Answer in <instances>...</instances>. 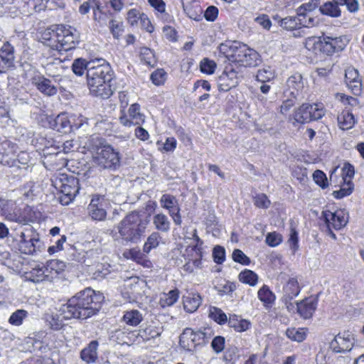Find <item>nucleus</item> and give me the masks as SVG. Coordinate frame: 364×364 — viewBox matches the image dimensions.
Returning <instances> with one entry per match:
<instances>
[{"label":"nucleus","mask_w":364,"mask_h":364,"mask_svg":"<svg viewBox=\"0 0 364 364\" xmlns=\"http://www.w3.org/2000/svg\"><path fill=\"white\" fill-rule=\"evenodd\" d=\"M100 295L90 288L77 293L63 304L58 312L64 319H87L96 314L100 309Z\"/></svg>","instance_id":"1"},{"label":"nucleus","mask_w":364,"mask_h":364,"mask_svg":"<svg viewBox=\"0 0 364 364\" xmlns=\"http://www.w3.org/2000/svg\"><path fill=\"white\" fill-rule=\"evenodd\" d=\"M90 66L86 76L90 92L103 99L109 98L113 93L114 72L111 66L102 58L92 60Z\"/></svg>","instance_id":"2"},{"label":"nucleus","mask_w":364,"mask_h":364,"mask_svg":"<svg viewBox=\"0 0 364 364\" xmlns=\"http://www.w3.org/2000/svg\"><path fill=\"white\" fill-rule=\"evenodd\" d=\"M219 52L230 63L240 67H257L262 63L260 55L256 50L239 41L221 43Z\"/></svg>","instance_id":"3"},{"label":"nucleus","mask_w":364,"mask_h":364,"mask_svg":"<svg viewBox=\"0 0 364 364\" xmlns=\"http://www.w3.org/2000/svg\"><path fill=\"white\" fill-rule=\"evenodd\" d=\"M148 221L139 213L133 211L127 215L118 224L117 230L122 243H137L144 236Z\"/></svg>","instance_id":"4"},{"label":"nucleus","mask_w":364,"mask_h":364,"mask_svg":"<svg viewBox=\"0 0 364 364\" xmlns=\"http://www.w3.org/2000/svg\"><path fill=\"white\" fill-rule=\"evenodd\" d=\"M11 237L10 245L22 254L33 255L37 252H41L44 247L39 234L32 228L17 232L15 235H11Z\"/></svg>","instance_id":"5"},{"label":"nucleus","mask_w":364,"mask_h":364,"mask_svg":"<svg viewBox=\"0 0 364 364\" xmlns=\"http://www.w3.org/2000/svg\"><path fill=\"white\" fill-rule=\"evenodd\" d=\"M79 33L75 28L65 25L58 26L53 38L55 44L50 46L59 52L75 48L79 43Z\"/></svg>","instance_id":"6"},{"label":"nucleus","mask_w":364,"mask_h":364,"mask_svg":"<svg viewBox=\"0 0 364 364\" xmlns=\"http://www.w3.org/2000/svg\"><path fill=\"white\" fill-rule=\"evenodd\" d=\"M325 114V110L321 105L304 103L296 108L289 120H293V125L306 124L321 119Z\"/></svg>","instance_id":"7"},{"label":"nucleus","mask_w":364,"mask_h":364,"mask_svg":"<svg viewBox=\"0 0 364 364\" xmlns=\"http://www.w3.org/2000/svg\"><path fill=\"white\" fill-rule=\"evenodd\" d=\"M53 183L55 188L60 192L59 201L63 205L70 204L80 190L78 180L73 176L68 177L63 174L60 177H56Z\"/></svg>","instance_id":"8"},{"label":"nucleus","mask_w":364,"mask_h":364,"mask_svg":"<svg viewBox=\"0 0 364 364\" xmlns=\"http://www.w3.org/2000/svg\"><path fill=\"white\" fill-rule=\"evenodd\" d=\"M210 329H204V331H193L190 328L184 329L180 336V346L187 350L193 351L197 346L205 345L210 338Z\"/></svg>","instance_id":"9"},{"label":"nucleus","mask_w":364,"mask_h":364,"mask_svg":"<svg viewBox=\"0 0 364 364\" xmlns=\"http://www.w3.org/2000/svg\"><path fill=\"white\" fill-rule=\"evenodd\" d=\"M96 163L105 169L116 170L120 166V156L111 146H104L98 150Z\"/></svg>","instance_id":"10"},{"label":"nucleus","mask_w":364,"mask_h":364,"mask_svg":"<svg viewBox=\"0 0 364 364\" xmlns=\"http://www.w3.org/2000/svg\"><path fill=\"white\" fill-rule=\"evenodd\" d=\"M354 345L353 334L349 331L336 335L330 343V348L336 353L350 351Z\"/></svg>","instance_id":"11"},{"label":"nucleus","mask_w":364,"mask_h":364,"mask_svg":"<svg viewBox=\"0 0 364 364\" xmlns=\"http://www.w3.org/2000/svg\"><path fill=\"white\" fill-rule=\"evenodd\" d=\"M128 113L129 117L125 114L119 117V122L124 126L139 125L144 122V115L140 112L139 104H132L129 108Z\"/></svg>","instance_id":"12"},{"label":"nucleus","mask_w":364,"mask_h":364,"mask_svg":"<svg viewBox=\"0 0 364 364\" xmlns=\"http://www.w3.org/2000/svg\"><path fill=\"white\" fill-rule=\"evenodd\" d=\"M321 218L323 219L326 225H330L336 230H340L344 227L348 220L343 211L338 210L332 213L330 210H323L321 213Z\"/></svg>","instance_id":"13"},{"label":"nucleus","mask_w":364,"mask_h":364,"mask_svg":"<svg viewBox=\"0 0 364 364\" xmlns=\"http://www.w3.org/2000/svg\"><path fill=\"white\" fill-rule=\"evenodd\" d=\"M89 215L94 220L102 221L107 217V211L103 205V198L100 196H95L87 207Z\"/></svg>","instance_id":"14"},{"label":"nucleus","mask_w":364,"mask_h":364,"mask_svg":"<svg viewBox=\"0 0 364 364\" xmlns=\"http://www.w3.org/2000/svg\"><path fill=\"white\" fill-rule=\"evenodd\" d=\"M318 304V300L316 298L309 297L296 302V309L298 314L304 319H309L312 317Z\"/></svg>","instance_id":"15"},{"label":"nucleus","mask_w":364,"mask_h":364,"mask_svg":"<svg viewBox=\"0 0 364 364\" xmlns=\"http://www.w3.org/2000/svg\"><path fill=\"white\" fill-rule=\"evenodd\" d=\"M287 89L284 92L286 95L289 93L290 96H295V97L299 98L300 92L304 87L302 75L299 73L291 75L287 80Z\"/></svg>","instance_id":"16"},{"label":"nucleus","mask_w":364,"mask_h":364,"mask_svg":"<svg viewBox=\"0 0 364 364\" xmlns=\"http://www.w3.org/2000/svg\"><path fill=\"white\" fill-rule=\"evenodd\" d=\"M0 58L6 71L15 66L14 48L10 43H4L0 48Z\"/></svg>","instance_id":"17"},{"label":"nucleus","mask_w":364,"mask_h":364,"mask_svg":"<svg viewBox=\"0 0 364 364\" xmlns=\"http://www.w3.org/2000/svg\"><path fill=\"white\" fill-rule=\"evenodd\" d=\"M33 84L38 90L46 96H54L58 92L57 87L53 85L50 80L44 76H38L33 79Z\"/></svg>","instance_id":"18"},{"label":"nucleus","mask_w":364,"mask_h":364,"mask_svg":"<svg viewBox=\"0 0 364 364\" xmlns=\"http://www.w3.org/2000/svg\"><path fill=\"white\" fill-rule=\"evenodd\" d=\"M72 119L71 115H68L65 113H61L54 119V123L53 124V129L63 134L70 133L73 132L72 123H75Z\"/></svg>","instance_id":"19"},{"label":"nucleus","mask_w":364,"mask_h":364,"mask_svg":"<svg viewBox=\"0 0 364 364\" xmlns=\"http://www.w3.org/2000/svg\"><path fill=\"white\" fill-rule=\"evenodd\" d=\"M30 161L28 153L22 151L18 154L17 159H13L10 161L7 159L4 160L3 161V165L16 170H28L30 168Z\"/></svg>","instance_id":"20"},{"label":"nucleus","mask_w":364,"mask_h":364,"mask_svg":"<svg viewBox=\"0 0 364 364\" xmlns=\"http://www.w3.org/2000/svg\"><path fill=\"white\" fill-rule=\"evenodd\" d=\"M346 83L355 93L360 92L361 81L357 70L353 68H348L345 73Z\"/></svg>","instance_id":"21"},{"label":"nucleus","mask_w":364,"mask_h":364,"mask_svg":"<svg viewBox=\"0 0 364 364\" xmlns=\"http://www.w3.org/2000/svg\"><path fill=\"white\" fill-rule=\"evenodd\" d=\"M97 347L98 342L97 341H91L89 345L82 350L80 358L87 363H95L97 359Z\"/></svg>","instance_id":"22"},{"label":"nucleus","mask_w":364,"mask_h":364,"mask_svg":"<svg viewBox=\"0 0 364 364\" xmlns=\"http://www.w3.org/2000/svg\"><path fill=\"white\" fill-rule=\"evenodd\" d=\"M201 303V297L198 294L188 293L183 297L185 311L188 313L196 311Z\"/></svg>","instance_id":"23"},{"label":"nucleus","mask_w":364,"mask_h":364,"mask_svg":"<svg viewBox=\"0 0 364 364\" xmlns=\"http://www.w3.org/2000/svg\"><path fill=\"white\" fill-rule=\"evenodd\" d=\"M339 5L338 1H326L319 6V11L322 15L337 18L341 15Z\"/></svg>","instance_id":"24"},{"label":"nucleus","mask_w":364,"mask_h":364,"mask_svg":"<svg viewBox=\"0 0 364 364\" xmlns=\"http://www.w3.org/2000/svg\"><path fill=\"white\" fill-rule=\"evenodd\" d=\"M16 145L9 140H4L0 143V163L3 165V161L6 159L10 161L13 159L11 156H14L16 151Z\"/></svg>","instance_id":"25"},{"label":"nucleus","mask_w":364,"mask_h":364,"mask_svg":"<svg viewBox=\"0 0 364 364\" xmlns=\"http://www.w3.org/2000/svg\"><path fill=\"white\" fill-rule=\"evenodd\" d=\"M153 224L159 232L166 233L171 229V222L168 218L162 213L154 215Z\"/></svg>","instance_id":"26"},{"label":"nucleus","mask_w":364,"mask_h":364,"mask_svg":"<svg viewBox=\"0 0 364 364\" xmlns=\"http://www.w3.org/2000/svg\"><path fill=\"white\" fill-rule=\"evenodd\" d=\"M26 279L33 283H38L48 279V273L46 266L33 268L26 273Z\"/></svg>","instance_id":"27"},{"label":"nucleus","mask_w":364,"mask_h":364,"mask_svg":"<svg viewBox=\"0 0 364 364\" xmlns=\"http://www.w3.org/2000/svg\"><path fill=\"white\" fill-rule=\"evenodd\" d=\"M337 119L340 128L343 130L351 129L355 123L353 114L348 110H343L338 115Z\"/></svg>","instance_id":"28"},{"label":"nucleus","mask_w":364,"mask_h":364,"mask_svg":"<svg viewBox=\"0 0 364 364\" xmlns=\"http://www.w3.org/2000/svg\"><path fill=\"white\" fill-rule=\"evenodd\" d=\"M228 325L237 332H243L247 331L250 326V322L243 319L237 315H232L228 320Z\"/></svg>","instance_id":"29"},{"label":"nucleus","mask_w":364,"mask_h":364,"mask_svg":"<svg viewBox=\"0 0 364 364\" xmlns=\"http://www.w3.org/2000/svg\"><path fill=\"white\" fill-rule=\"evenodd\" d=\"M162 331V327L149 326L145 328L139 329L138 336L141 337L143 341H149L161 336Z\"/></svg>","instance_id":"30"},{"label":"nucleus","mask_w":364,"mask_h":364,"mask_svg":"<svg viewBox=\"0 0 364 364\" xmlns=\"http://www.w3.org/2000/svg\"><path fill=\"white\" fill-rule=\"evenodd\" d=\"M307 332L306 328H288L285 334L291 341L301 343L306 338Z\"/></svg>","instance_id":"31"},{"label":"nucleus","mask_w":364,"mask_h":364,"mask_svg":"<svg viewBox=\"0 0 364 364\" xmlns=\"http://www.w3.org/2000/svg\"><path fill=\"white\" fill-rule=\"evenodd\" d=\"M284 296L286 299L291 300L300 292V288L296 279L291 278L284 287Z\"/></svg>","instance_id":"32"},{"label":"nucleus","mask_w":364,"mask_h":364,"mask_svg":"<svg viewBox=\"0 0 364 364\" xmlns=\"http://www.w3.org/2000/svg\"><path fill=\"white\" fill-rule=\"evenodd\" d=\"M91 62L92 61H87L82 58L75 59L71 66L73 73L77 76H82L84 75L85 70L88 73Z\"/></svg>","instance_id":"33"},{"label":"nucleus","mask_w":364,"mask_h":364,"mask_svg":"<svg viewBox=\"0 0 364 364\" xmlns=\"http://www.w3.org/2000/svg\"><path fill=\"white\" fill-rule=\"evenodd\" d=\"M143 320L142 314L136 309L127 311L123 316V321L126 324L132 326H136Z\"/></svg>","instance_id":"34"},{"label":"nucleus","mask_w":364,"mask_h":364,"mask_svg":"<svg viewBox=\"0 0 364 364\" xmlns=\"http://www.w3.org/2000/svg\"><path fill=\"white\" fill-rule=\"evenodd\" d=\"M233 63L227 65L221 75H225V79L236 85L238 83L237 79L242 76L239 67L235 68Z\"/></svg>","instance_id":"35"},{"label":"nucleus","mask_w":364,"mask_h":364,"mask_svg":"<svg viewBox=\"0 0 364 364\" xmlns=\"http://www.w3.org/2000/svg\"><path fill=\"white\" fill-rule=\"evenodd\" d=\"M160 203L163 208L168 210V213L180 208L176 198L171 194H164Z\"/></svg>","instance_id":"36"},{"label":"nucleus","mask_w":364,"mask_h":364,"mask_svg":"<svg viewBox=\"0 0 364 364\" xmlns=\"http://www.w3.org/2000/svg\"><path fill=\"white\" fill-rule=\"evenodd\" d=\"M238 279L240 282L251 287L255 286L258 282L257 274L255 272L247 269L239 274Z\"/></svg>","instance_id":"37"},{"label":"nucleus","mask_w":364,"mask_h":364,"mask_svg":"<svg viewBox=\"0 0 364 364\" xmlns=\"http://www.w3.org/2000/svg\"><path fill=\"white\" fill-rule=\"evenodd\" d=\"M257 294L259 299L264 304H272L275 300V295L267 285H263Z\"/></svg>","instance_id":"38"},{"label":"nucleus","mask_w":364,"mask_h":364,"mask_svg":"<svg viewBox=\"0 0 364 364\" xmlns=\"http://www.w3.org/2000/svg\"><path fill=\"white\" fill-rule=\"evenodd\" d=\"M161 237L158 232H153L147 238L145 242L143 251L145 253H149L152 249L157 247Z\"/></svg>","instance_id":"39"},{"label":"nucleus","mask_w":364,"mask_h":364,"mask_svg":"<svg viewBox=\"0 0 364 364\" xmlns=\"http://www.w3.org/2000/svg\"><path fill=\"white\" fill-rule=\"evenodd\" d=\"M223 358L227 363L235 364L240 358L239 349L235 346H229L225 350Z\"/></svg>","instance_id":"40"},{"label":"nucleus","mask_w":364,"mask_h":364,"mask_svg":"<svg viewBox=\"0 0 364 364\" xmlns=\"http://www.w3.org/2000/svg\"><path fill=\"white\" fill-rule=\"evenodd\" d=\"M63 316L59 312L58 314H47L46 317V321L50 327L53 330H60L63 326Z\"/></svg>","instance_id":"41"},{"label":"nucleus","mask_w":364,"mask_h":364,"mask_svg":"<svg viewBox=\"0 0 364 364\" xmlns=\"http://www.w3.org/2000/svg\"><path fill=\"white\" fill-rule=\"evenodd\" d=\"M343 186L338 191H334L333 196L338 199L343 198V197L350 195L354 188V185L352 181L348 180L346 182H343Z\"/></svg>","instance_id":"42"},{"label":"nucleus","mask_w":364,"mask_h":364,"mask_svg":"<svg viewBox=\"0 0 364 364\" xmlns=\"http://www.w3.org/2000/svg\"><path fill=\"white\" fill-rule=\"evenodd\" d=\"M110 267L109 264H98L92 272V277L97 280L105 278L110 273Z\"/></svg>","instance_id":"43"},{"label":"nucleus","mask_w":364,"mask_h":364,"mask_svg":"<svg viewBox=\"0 0 364 364\" xmlns=\"http://www.w3.org/2000/svg\"><path fill=\"white\" fill-rule=\"evenodd\" d=\"M66 267L65 263L58 259H52L47 262L46 268L48 273L54 272L55 274H59L64 271Z\"/></svg>","instance_id":"44"},{"label":"nucleus","mask_w":364,"mask_h":364,"mask_svg":"<svg viewBox=\"0 0 364 364\" xmlns=\"http://www.w3.org/2000/svg\"><path fill=\"white\" fill-rule=\"evenodd\" d=\"M209 317L220 325L228 321L226 314L220 309L215 306L210 307Z\"/></svg>","instance_id":"45"},{"label":"nucleus","mask_w":364,"mask_h":364,"mask_svg":"<svg viewBox=\"0 0 364 364\" xmlns=\"http://www.w3.org/2000/svg\"><path fill=\"white\" fill-rule=\"evenodd\" d=\"M178 299V289L171 290L168 294H165L160 299V303L163 307L173 305Z\"/></svg>","instance_id":"46"},{"label":"nucleus","mask_w":364,"mask_h":364,"mask_svg":"<svg viewBox=\"0 0 364 364\" xmlns=\"http://www.w3.org/2000/svg\"><path fill=\"white\" fill-rule=\"evenodd\" d=\"M28 316V312L23 309L14 311L9 318V322L13 326H19L23 323V319Z\"/></svg>","instance_id":"47"},{"label":"nucleus","mask_w":364,"mask_h":364,"mask_svg":"<svg viewBox=\"0 0 364 364\" xmlns=\"http://www.w3.org/2000/svg\"><path fill=\"white\" fill-rule=\"evenodd\" d=\"M321 6V0H310L308 3L303 4L297 9V14L302 15L306 12H311Z\"/></svg>","instance_id":"48"},{"label":"nucleus","mask_w":364,"mask_h":364,"mask_svg":"<svg viewBox=\"0 0 364 364\" xmlns=\"http://www.w3.org/2000/svg\"><path fill=\"white\" fill-rule=\"evenodd\" d=\"M216 63L208 58H203L200 63V71L203 73L211 75L215 72Z\"/></svg>","instance_id":"49"},{"label":"nucleus","mask_w":364,"mask_h":364,"mask_svg":"<svg viewBox=\"0 0 364 364\" xmlns=\"http://www.w3.org/2000/svg\"><path fill=\"white\" fill-rule=\"evenodd\" d=\"M299 25L298 18L287 16L284 18L280 21V26L284 29L292 31L296 29Z\"/></svg>","instance_id":"50"},{"label":"nucleus","mask_w":364,"mask_h":364,"mask_svg":"<svg viewBox=\"0 0 364 364\" xmlns=\"http://www.w3.org/2000/svg\"><path fill=\"white\" fill-rule=\"evenodd\" d=\"M314 182L321 188L324 189L328 186V182L326 173L321 171L316 170L313 173Z\"/></svg>","instance_id":"51"},{"label":"nucleus","mask_w":364,"mask_h":364,"mask_svg":"<svg viewBox=\"0 0 364 364\" xmlns=\"http://www.w3.org/2000/svg\"><path fill=\"white\" fill-rule=\"evenodd\" d=\"M166 75L163 69H157L151 73L150 78L155 85L159 86L165 82Z\"/></svg>","instance_id":"52"},{"label":"nucleus","mask_w":364,"mask_h":364,"mask_svg":"<svg viewBox=\"0 0 364 364\" xmlns=\"http://www.w3.org/2000/svg\"><path fill=\"white\" fill-rule=\"evenodd\" d=\"M123 23L112 19L109 22V28L114 38L118 39L124 31Z\"/></svg>","instance_id":"53"},{"label":"nucleus","mask_w":364,"mask_h":364,"mask_svg":"<svg viewBox=\"0 0 364 364\" xmlns=\"http://www.w3.org/2000/svg\"><path fill=\"white\" fill-rule=\"evenodd\" d=\"M304 45L305 48L309 50L315 51L317 49H321L322 41H321L320 37L311 36L306 39Z\"/></svg>","instance_id":"54"},{"label":"nucleus","mask_w":364,"mask_h":364,"mask_svg":"<svg viewBox=\"0 0 364 364\" xmlns=\"http://www.w3.org/2000/svg\"><path fill=\"white\" fill-rule=\"evenodd\" d=\"M149 4L157 11L166 16V20L172 21V16L166 13V4L163 0H148Z\"/></svg>","instance_id":"55"},{"label":"nucleus","mask_w":364,"mask_h":364,"mask_svg":"<svg viewBox=\"0 0 364 364\" xmlns=\"http://www.w3.org/2000/svg\"><path fill=\"white\" fill-rule=\"evenodd\" d=\"M265 242L270 247H277L282 242V235L277 232H269Z\"/></svg>","instance_id":"56"},{"label":"nucleus","mask_w":364,"mask_h":364,"mask_svg":"<svg viewBox=\"0 0 364 364\" xmlns=\"http://www.w3.org/2000/svg\"><path fill=\"white\" fill-rule=\"evenodd\" d=\"M225 338L221 336H217L213 338L211 342V348L213 351L218 354L225 349Z\"/></svg>","instance_id":"57"},{"label":"nucleus","mask_w":364,"mask_h":364,"mask_svg":"<svg viewBox=\"0 0 364 364\" xmlns=\"http://www.w3.org/2000/svg\"><path fill=\"white\" fill-rule=\"evenodd\" d=\"M298 100L299 97L291 96L290 98L284 100L282 105L280 106V113L283 115H287L289 110L294 106Z\"/></svg>","instance_id":"58"},{"label":"nucleus","mask_w":364,"mask_h":364,"mask_svg":"<svg viewBox=\"0 0 364 364\" xmlns=\"http://www.w3.org/2000/svg\"><path fill=\"white\" fill-rule=\"evenodd\" d=\"M232 259L235 262L243 265H248L251 262L250 259L239 249H236L233 251Z\"/></svg>","instance_id":"59"},{"label":"nucleus","mask_w":364,"mask_h":364,"mask_svg":"<svg viewBox=\"0 0 364 364\" xmlns=\"http://www.w3.org/2000/svg\"><path fill=\"white\" fill-rule=\"evenodd\" d=\"M288 243L291 250H292L293 253H294L299 248V237L298 232L293 227H291L289 238L288 240Z\"/></svg>","instance_id":"60"},{"label":"nucleus","mask_w":364,"mask_h":364,"mask_svg":"<svg viewBox=\"0 0 364 364\" xmlns=\"http://www.w3.org/2000/svg\"><path fill=\"white\" fill-rule=\"evenodd\" d=\"M213 260L217 264H222L225 259V250L224 247L217 245L213 250Z\"/></svg>","instance_id":"61"},{"label":"nucleus","mask_w":364,"mask_h":364,"mask_svg":"<svg viewBox=\"0 0 364 364\" xmlns=\"http://www.w3.org/2000/svg\"><path fill=\"white\" fill-rule=\"evenodd\" d=\"M254 204L257 208L267 209L270 205V200L265 194L261 193L254 198Z\"/></svg>","instance_id":"62"},{"label":"nucleus","mask_w":364,"mask_h":364,"mask_svg":"<svg viewBox=\"0 0 364 364\" xmlns=\"http://www.w3.org/2000/svg\"><path fill=\"white\" fill-rule=\"evenodd\" d=\"M192 250L194 252L195 255H193L195 258L193 259V265L196 268L202 267V257H203V251L202 247H198V245H195L192 247Z\"/></svg>","instance_id":"63"},{"label":"nucleus","mask_w":364,"mask_h":364,"mask_svg":"<svg viewBox=\"0 0 364 364\" xmlns=\"http://www.w3.org/2000/svg\"><path fill=\"white\" fill-rule=\"evenodd\" d=\"M272 77L273 74L269 68L259 70L256 75L257 80L263 83L269 81Z\"/></svg>","instance_id":"64"}]
</instances>
